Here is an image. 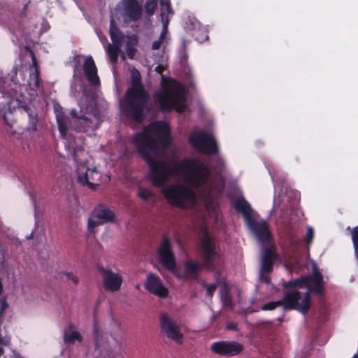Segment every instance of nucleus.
<instances>
[{"label": "nucleus", "mask_w": 358, "mask_h": 358, "mask_svg": "<svg viewBox=\"0 0 358 358\" xmlns=\"http://www.w3.org/2000/svg\"><path fill=\"white\" fill-rule=\"evenodd\" d=\"M132 143L148 164L149 179L156 187H164L167 180L173 174L182 176L184 181L194 188L204 186L210 178V169L200 159L185 158L170 166L166 160L155 158L153 154L157 153L160 147L166 148L171 143L169 126L164 121L144 127L141 132L134 135Z\"/></svg>", "instance_id": "f257e3e1"}, {"label": "nucleus", "mask_w": 358, "mask_h": 358, "mask_svg": "<svg viewBox=\"0 0 358 358\" xmlns=\"http://www.w3.org/2000/svg\"><path fill=\"white\" fill-rule=\"evenodd\" d=\"M141 79L139 71L133 68L131 70V86L126 90L121 104L122 114L138 123H141L145 120L150 110V96Z\"/></svg>", "instance_id": "f03ea898"}, {"label": "nucleus", "mask_w": 358, "mask_h": 358, "mask_svg": "<svg viewBox=\"0 0 358 358\" xmlns=\"http://www.w3.org/2000/svg\"><path fill=\"white\" fill-rule=\"evenodd\" d=\"M233 207L243 215L244 220L251 232L260 244L268 243L272 239L269 225L265 220L257 221L252 215V209L244 197L236 199L233 203Z\"/></svg>", "instance_id": "7ed1b4c3"}, {"label": "nucleus", "mask_w": 358, "mask_h": 358, "mask_svg": "<svg viewBox=\"0 0 358 358\" xmlns=\"http://www.w3.org/2000/svg\"><path fill=\"white\" fill-rule=\"evenodd\" d=\"M73 158L77 163L78 182L83 186H87L91 189H95L99 185L101 173L96 167L90 169L87 164V154L81 146L73 148Z\"/></svg>", "instance_id": "20e7f679"}, {"label": "nucleus", "mask_w": 358, "mask_h": 358, "mask_svg": "<svg viewBox=\"0 0 358 358\" xmlns=\"http://www.w3.org/2000/svg\"><path fill=\"white\" fill-rule=\"evenodd\" d=\"M162 193L168 203L180 209H187L197 203L195 192L180 183H173L165 187Z\"/></svg>", "instance_id": "39448f33"}, {"label": "nucleus", "mask_w": 358, "mask_h": 358, "mask_svg": "<svg viewBox=\"0 0 358 358\" xmlns=\"http://www.w3.org/2000/svg\"><path fill=\"white\" fill-rule=\"evenodd\" d=\"M155 99L162 111H171L184 101L182 88L180 85L168 86L161 92L155 93Z\"/></svg>", "instance_id": "423d86ee"}, {"label": "nucleus", "mask_w": 358, "mask_h": 358, "mask_svg": "<svg viewBox=\"0 0 358 358\" xmlns=\"http://www.w3.org/2000/svg\"><path fill=\"white\" fill-rule=\"evenodd\" d=\"M285 310H296L303 314L307 313L310 307V293L306 292L301 298V292L297 290H287L280 300Z\"/></svg>", "instance_id": "0eeeda50"}, {"label": "nucleus", "mask_w": 358, "mask_h": 358, "mask_svg": "<svg viewBox=\"0 0 358 358\" xmlns=\"http://www.w3.org/2000/svg\"><path fill=\"white\" fill-rule=\"evenodd\" d=\"M199 248L203 261V267L208 270H213L215 268L214 261L218 255V251L214 239L210 236L207 229L203 231L200 239Z\"/></svg>", "instance_id": "6e6552de"}, {"label": "nucleus", "mask_w": 358, "mask_h": 358, "mask_svg": "<svg viewBox=\"0 0 358 358\" xmlns=\"http://www.w3.org/2000/svg\"><path fill=\"white\" fill-rule=\"evenodd\" d=\"M189 143L199 152L214 155L218 153L219 148L213 135L205 131H199L190 135Z\"/></svg>", "instance_id": "1a4fd4ad"}, {"label": "nucleus", "mask_w": 358, "mask_h": 358, "mask_svg": "<svg viewBox=\"0 0 358 358\" xmlns=\"http://www.w3.org/2000/svg\"><path fill=\"white\" fill-rule=\"evenodd\" d=\"M15 112L27 119V122L24 127V130L33 137L34 136L39 137L41 133L39 129L40 122L37 109L34 106L24 103L19 105L15 109Z\"/></svg>", "instance_id": "9d476101"}, {"label": "nucleus", "mask_w": 358, "mask_h": 358, "mask_svg": "<svg viewBox=\"0 0 358 358\" xmlns=\"http://www.w3.org/2000/svg\"><path fill=\"white\" fill-rule=\"evenodd\" d=\"M157 259L166 269L173 271L176 267V262L172 245L169 237L164 236L157 249Z\"/></svg>", "instance_id": "9b49d317"}, {"label": "nucleus", "mask_w": 358, "mask_h": 358, "mask_svg": "<svg viewBox=\"0 0 358 358\" xmlns=\"http://www.w3.org/2000/svg\"><path fill=\"white\" fill-rule=\"evenodd\" d=\"M94 336L95 350L93 352L94 358H115L117 353L110 348L106 337L99 329L98 322L94 321Z\"/></svg>", "instance_id": "f8f14e48"}, {"label": "nucleus", "mask_w": 358, "mask_h": 358, "mask_svg": "<svg viewBox=\"0 0 358 358\" xmlns=\"http://www.w3.org/2000/svg\"><path fill=\"white\" fill-rule=\"evenodd\" d=\"M159 325L161 332L168 338L180 343L183 334L181 333L179 326L166 313H162L159 316Z\"/></svg>", "instance_id": "ddd939ff"}, {"label": "nucleus", "mask_w": 358, "mask_h": 358, "mask_svg": "<svg viewBox=\"0 0 358 358\" xmlns=\"http://www.w3.org/2000/svg\"><path fill=\"white\" fill-rule=\"evenodd\" d=\"M244 348L243 345L234 341H221L214 342L210 345L211 351L222 357H234L241 354Z\"/></svg>", "instance_id": "4468645a"}, {"label": "nucleus", "mask_w": 358, "mask_h": 358, "mask_svg": "<svg viewBox=\"0 0 358 358\" xmlns=\"http://www.w3.org/2000/svg\"><path fill=\"white\" fill-rule=\"evenodd\" d=\"M145 289L160 299H165L169 294L168 289L164 287L160 278L155 273L148 275L144 284Z\"/></svg>", "instance_id": "2eb2a0df"}, {"label": "nucleus", "mask_w": 358, "mask_h": 358, "mask_svg": "<svg viewBox=\"0 0 358 358\" xmlns=\"http://www.w3.org/2000/svg\"><path fill=\"white\" fill-rule=\"evenodd\" d=\"M98 270L103 277V287L106 290L115 292L120 289L122 283L120 275L110 269L105 268L103 266H98Z\"/></svg>", "instance_id": "dca6fc26"}, {"label": "nucleus", "mask_w": 358, "mask_h": 358, "mask_svg": "<svg viewBox=\"0 0 358 358\" xmlns=\"http://www.w3.org/2000/svg\"><path fill=\"white\" fill-rule=\"evenodd\" d=\"M83 69L85 76L90 85L93 86H99L101 85L97 73V68L92 56H89L85 59Z\"/></svg>", "instance_id": "f3484780"}, {"label": "nucleus", "mask_w": 358, "mask_h": 358, "mask_svg": "<svg viewBox=\"0 0 358 358\" xmlns=\"http://www.w3.org/2000/svg\"><path fill=\"white\" fill-rule=\"evenodd\" d=\"M56 120L58 126V129L60 134L61 137L66 140L65 147L68 149H71V142L74 141V137L68 133L67 126H66V120L67 117L64 114L62 111L58 112L56 114Z\"/></svg>", "instance_id": "a211bd4d"}, {"label": "nucleus", "mask_w": 358, "mask_h": 358, "mask_svg": "<svg viewBox=\"0 0 358 358\" xmlns=\"http://www.w3.org/2000/svg\"><path fill=\"white\" fill-rule=\"evenodd\" d=\"M124 13L131 21L138 20L142 15V8L137 0H124Z\"/></svg>", "instance_id": "6ab92c4d"}, {"label": "nucleus", "mask_w": 358, "mask_h": 358, "mask_svg": "<svg viewBox=\"0 0 358 358\" xmlns=\"http://www.w3.org/2000/svg\"><path fill=\"white\" fill-rule=\"evenodd\" d=\"M92 217L100 220L103 224L113 222L115 219V213L103 204H99L94 208Z\"/></svg>", "instance_id": "aec40b11"}, {"label": "nucleus", "mask_w": 358, "mask_h": 358, "mask_svg": "<svg viewBox=\"0 0 358 358\" xmlns=\"http://www.w3.org/2000/svg\"><path fill=\"white\" fill-rule=\"evenodd\" d=\"M323 276L319 271H315L313 275H310V282L306 286L308 292L311 293L322 294L324 292Z\"/></svg>", "instance_id": "412c9836"}, {"label": "nucleus", "mask_w": 358, "mask_h": 358, "mask_svg": "<svg viewBox=\"0 0 358 358\" xmlns=\"http://www.w3.org/2000/svg\"><path fill=\"white\" fill-rule=\"evenodd\" d=\"M13 97L8 93L0 90V112L3 113V119L7 124L10 125L7 119V115L12 114L10 105Z\"/></svg>", "instance_id": "4be33fe9"}, {"label": "nucleus", "mask_w": 358, "mask_h": 358, "mask_svg": "<svg viewBox=\"0 0 358 358\" xmlns=\"http://www.w3.org/2000/svg\"><path fill=\"white\" fill-rule=\"evenodd\" d=\"M64 342L66 344H73L76 341L82 342L83 336L79 331L76 330V326L71 323L64 333Z\"/></svg>", "instance_id": "5701e85b"}, {"label": "nucleus", "mask_w": 358, "mask_h": 358, "mask_svg": "<svg viewBox=\"0 0 358 358\" xmlns=\"http://www.w3.org/2000/svg\"><path fill=\"white\" fill-rule=\"evenodd\" d=\"M29 51L31 57L32 64L34 66V71L29 74V85H32L35 89H38L40 87L41 79L38 62L34 52L31 50H29Z\"/></svg>", "instance_id": "b1692460"}, {"label": "nucleus", "mask_w": 358, "mask_h": 358, "mask_svg": "<svg viewBox=\"0 0 358 358\" xmlns=\"http://www.w3.org/2000/svg\"><path fill=\"white\" fill-rule=\"evenodd\" d=\"M310 282V275H303L299 278L292 280L289 281H283L282 286L285 289H289L293 288H304L308 285Z\"/></svg>", "instance_id": "393cba45"}, {"label": "nucleus", "mask_w": 358, "mask_h": 358, "mask_svg": "<svg viewBox=\"0 0 358 358\" xmlns=\"http://www.w3.org/2000/svg\"><path fill=\"white\" fill-rule=\"evenodd\" d=\"M278 257L275 252V246L266 245L262 249L261 263L271 264L273 265L275 260Z\"/></svg>", "instance_id": "a878e982"}, {"label": "nucleus", "mask_w": 358, "mask_h": 358, "mask_svg": "<svg viewBox=\"0 0 358 358\" xmlns=\"http://www.w3.org/2000/svg\"><path fill=\"white\" fill-rule=\"evenodd\" d=\"M201 270V266L194 262H187L185 264V275L186 278L196 279Z\"/></svg>", "instance_id": "bb28decb"}, {"label": "nucleus", "mask_w": 358, "mask_h": 358, "mask_svg": "<svg viewBox=\"0 0 358 358\" xmlns=\"http://www.w3.org/2000/svg\"><path fill=\"white\" fill-rule=\"evenodd\" d=\"M110 37L113 42V45L121 46L124 40V34L114 24L113 21L111 22L110 26Z\"/></svg>", "instance_id": "cd10ccee"}, {"label": "nucleus", "mask_w": 358, "mask_h": 358, "mask_svg": "<svg viewBox=\"0 0 358 358\" xmlns=\"http://www.w3.org/2000/svg\"><path fill=\"white\" fill-rule=\"evenodd\" d=\"M121 46L108 44L107 47V52L110 62L113 64H116L118 60V55L120 52Z\"/></svg>", "instance_id": "c85d7f7f"}, {"label": "nucleus", "mask_w": 358, "mask_h": 358, "mask_svg": "<svg viewBox=\"0 0 358 358\" xmlns=\"http://www.w3.org/2000/svg\"><path fill=\"white\" fill-rule=\"evenodd\" d=\"M220 299L222 304L226 308H232L233 303L230 292L227 289H222L220 292Z\"/></svg>", "instance_id": "c756f323"}, {"label": "nucleus", "mask_w": 358, "mask_h": 358, "mask_svg": "<svg viewBox=\"0 0 358 358\" xmlns=\"http://www.w3.org/2000/svg\"><path fill=\"white\" fill-rule=\"evenodd\" d=\"M137 43L136 36H134L133 37H130L129 41L127 43L126 50L127 52V55L130 59H132L136 52L134 45Z\"/></svg>", "instance_id": "7c9ffc66"}, {"label": "nucleus", "mask_w": 358, "mask_h": 358, "mask_svg": "<svg viewBox=\"0 0 358 358\" xmlns=\"http://www.w3.org/2000/svg\"><path fill=\"white\" fill-rule=\"evenodd\" d=\"M352 241L355 249V254L358 261V226L353 228L352 231Z\"/></svg>", "instance_id": "2f4dec72"}, {"label": "nucleus", "mask_w": 358, "mask_h": 358, "mask_svg": "<svg viewBox=\"0 0 358 358\" xmlns=\"http://www.w3.org/2000/svg\"><path fill=\"white\" fill-rule=\"evenodd\" d=\"M158 0H150L146 2L145 8L147 14L150 16L152 15L157 7Z\"/></svg>", "instance_id": "473e14b6"}, {"label": "nucleus", "mask_w": 358, "mask_h": 358, "mask_svg": "<svg viewBox=\"0 0 358 358\" xmlns=\"http://www.w3.org/2000/svg\"><path fill=\"white\" fill-rule=\"evenodd\" d=\"M137 195L143 201H147L153 196V193L149 189L141 187L138 190Z\"/></svg>", "instance_id": "72a5a7b5"}, {"label": "nucleus", "mask_w": 358, "mask_h": 358, "mask_svg": "<svg viewBox=\"0 0 358 358\" xmlns=\"http://www.w3.org/2000/svg\"><path fill=\"white\" fill-rule=\"evenodd\" d=\"M78 121L83 130L92 127V121L85 115H80V120Z\"/></svg>", "instance_id": "f704fd0d"}, {"label": "nucleus", "mask_w": 358, "mask_h": 358, "mask_svg": "<svg viewBox=\"0 0 358 358\" xmlns=\"http://www.w3.org/2000/svg\"><path fill=\"white\" fill-rule=\"evenodd\" d=\"M273 264L261 263V271L259 278H263L264 273L269 275L273 271Z\"/></svg>", "instance_id": "c9c22d12"}, {"label": "nucleus", "mask_w": 358, "mask_h": 358, "mask_svg": "<svg viewBox=\"0 0 358 358\" xmlns=\"http://www.w3.org/2000/svg\"><path fill=\"white\" fill-rule=\"evenodd\" d=\"M282 306V303L280 300L276 301H271L267 303H265L262 306V310H272L275 309L277 307Z\"/></svg>", "instance_id": "e433bc0d"}, {"label": "nucleus", "mask_w": 358, "mask_h": 358, "mask_svg": "<svg viewBox=\"0 0 358 358\" xmlns=\"http://www.w3.org/2000/svg\"><path fill=\"white\" fill-rule=\"evenodd\" d=\"M203 287L206 288V295L208 296L212 297L213 296V294L215 291L216 290L217 287V284H206V282L203 283Z\"/></svg>", "instance_id": "4c0bfd02"}, {"label": "nucleus", "mask_w": 358, "mask_h": 358, "mask_svg": "<svg viewBox=\"0 0 358 358\" xmlns=\"http://www.w3.org/2000/svg\"><path fill=\"white\" fill-rule=\"evenodd\" d=\"M102 224L103 223L100 220L95 221L93 220L92 219H89L87 222V229L89 231L92 233L94 232V229L96 227Z\"/></svg>", "instance_id": "58836bf2"}, {"label": "nucleus", "mask_w": 358, "mask_h": 358, "mask_svg": "<svg viewBox=\"0 0 358 358\" xmlns=\"http://www.w3.org/2000/svg\"><path fill=\"white\" fill-rule=\"evenodd\" d=\"M160 8H161V17L162 20L164 22V6H167L168 8H170L171 1L170 0H159Z\"/></svg>", "instance_id": "ea45409f"}, {"label": "nucleus", "mask_w": 358, "mask_h": 358, "mask_svg": "<svg viewBox=\"0 0 358 358\" xmlns=\"http://www.w3.org/2000/svg\"><path fill=\"white\" fill-rule=\"evenodd\" d=\"M73 62H74V66H73V72L74 76L77 75L78 73L80 74V60L79 56H76L73 58Z\"/></svg>", "instance_id": "a19ab883"}, {"label": "nucleus", "mask_w": 358, "mask_h": 358, "mask_svg": "<svg viewBox=\"0 0 358 358\" xmlns=\"http://www.w3.org/2000/svg\"><path fill=\"white\" fill-rule=\"evenodd\" d=\"M163 39H164V36L163 34H161L159 40L157 41H155L152 43V49L153 50H159L160 48H161V45H162V41H163Z\"/></svg>", "instance_id": "79ce46f5"}, {"label": "nucleus", "mask_w": 358, "mask_h": 358, "mask_svg": "<svg viewBox=\"0 0 358 358\" xmlns=\"http://www.w3.org/2000/svg\"><path fill=\"white\" fill-rule=\"evenodd\" d=\"M313 236H314V231H313V228L308 227V230H307L306 237V241L307 242V243L310 244L312 242V241L313 239Z\"/></svg>", "instance_id": "37998d69"}, {"label": "nucleus", "mask_w": 358, "mask_h": 358, "mask_svg": "<svg viewBox=\"0 0 358 358\" xmlns=\"http://www.w3.org/2000/svg\"><path fill=\"white\" fill-rule=\"evenodd\" d=\"M1 303V310H0V315L2 316L3 313L6 310V309L8 307V304L7 303L6 299L5 297L0 299Z\"/></svg>", "instance_id": "c03bdc74"}, {"label": "nucleus", "mask_w": 358, "mask_h": 358, "mask_svg": "<svg viewBox=\"0 0 358 358\" xmlns=\"http://www.w3.org/2000/svg\"><path fill=\"white\" fill-rule=\"evenodd\" d=\"M226 328L227 330H230V331H238L237 323L234 322H228L227 323Z\"/></svg>", "instance_id": "a18cd8bd"}, {"label": "nucleus", "mask_w": 358, "mask_h": 358, "mask_svg": "<svg viewBox=\"0 0 358 358\" xmlns=\"http://www.w3.org/2000/svg\"><path fill=\"white\" fill-rule=\"evenodd\" d=\"M64 274L66 275L67 278L69 280H72L75 285L78 284L79 280L75 275H73V273L70 272V273H66Z\"/></svg>", "instance_id": "49530a36"}, {"label": "nucleus", "mask_w": 358, "mask_h": 358, "mask_svg": "<svg viewBox=\"0 0 358 358\" xmlns=\"http://www.w3.org/2000/svg\"><path fill=\"white\" fill-rule=\"evenodd\" d=\"M173 11L172 10L171 4H170V8H168L167 6H164V20L169 14H173Z\"/></svg>", "instance_id": "de8ad7c7"}, {"label": "nucleus", "mask_w": 358, "mask_h": 358, "mask_svg": "<svg viewBox=\"0 0 358 358\" xmlns=\"http://www.w3.org/2000/svg\"><path fill=\"white\" fill-rule=\"evenodd\" d=\"M71 116H72L73 117H74V118H77L78 120H80V115L79 116V115H78V112H77V110H76V109H72V110H71Z\"/></svg>", "instance_id": "09e8293b"}, {"label": "nucleus", "mask_w": 358, "mask_h": 358, "mask_svg": "<svg viewBox=\"0 0 358 358\" xmlns=\"http://www.w3.org/2000/svg\"><path fill=\"white\" fill-rule=\"evenodd\" d=\"M262 281L265 282L266 284L270 283V278L268 277V275L264 273L263 278H260Z\"/></svg>", "instance_id": "8fccbe9b"}, {"label": "nucleus", "mask_w": 358, "mask_h": 358, "mask_svg": "<svg viewBox=\"0 0 358 358\" xmlns=\"http://www.w3.org/2000/svg\"><path fill=\"white\" fill-rule=\"evenodd\" d=\"M27 6H27V4H25V5L24 6V7H23V9H22V13L24 15H25V13H26V11H27Z\"/></svg>", "instance_id": "3c124183"}, {"label": "nucleus", "mask_w": 358, "mask_h": 358, "mask_svg": "<svg viewBox=\"0 0 358 358\" xmlns=\"http://www.w3.org/2000/svg\"><path fill=\"white\" fill-rule=\"evenodd\" d=\"M2 292H3V285H2L1 279L0 278V295L1 294Z\"/></svg>", "instance_id": "603ef678"}, {"label": "nucleus", "mask_w": 358, "mask_h": 358, "mask_svg": "<svg viewBox=\"0 0 358 358\" xmlns=\"http://www.w3.org/2000/svg\"><path fill=\"white\" fill-rule=\"evenodd\" d=\"M3 352H4L3 349L1 347H0V357L3 355Z\"/></svg>", "instance_id": "864d4df0"}, {"label": "nucleus", "mask_w": 358, "mask_h": 358, "mask_svg": "<svg viewBox=\"0 0 358 358\" xmlns=\"http://www.w3.org/2000/svg\"><path fill=\"white\" fill-rule=\"evenodd\" d=\"M0 343L1 344H6L3 341V338H0Z\"/></svg>", "instance_id": "5fc2aeb1"}, {"label": "nucleus", "mask_w": 358, "mask_h": 358, "mask_svg": "<svg viewBox=\"0 0 358 358\" xmlns=\"http://www.w3.org/2000/svg\"><path fill=\"white\" fill-rule=\"evenodd\" d=\"M32 236H33V233H31V234H30V236L27 237V238H29H29H32Z\"/></svg>", "instance_id": "6e6d98bb"}, {"label": "nucleus", "mask_w": 358, "mask_h": 358, "mask_svg": "<svg viewBox=\"0 0 358 358\" xmlns=\"http://www.w3.org/2000/svg\"><path fill=\"white\" fill-rule=\"evenodd\" d=\"M13 358H23V357H22L20 356H15Z\"/></svg>", "instance_id": "4d7b16f0"}, {"label": "nucleus", "mask_w": 358, "mask_h": 358, "mask_svg": "<svg viewBox=\"0 0 358 358\" xmlns=\"http://www.w3.org/2000/svg\"><path fill=\"white\" fill-rule=\"evenodd\" d=\"M352 358H355V357H353Z\"/></svg>", "instance_id": "13d9d810"}, {"label": "nucleus", "mask_w": 358, "mask_h": 358, "mask_svg": "<svg viewBox=\"0 0 358 358\" xmlns=\"http://www.w3.org/2000/svg\"><path fill=\"white\" fill-rule=\"evenodd\" d=\"M358 358V357H357Z\"/></svg>", "instance_id": "bf43d9fd"}]
</instances>
